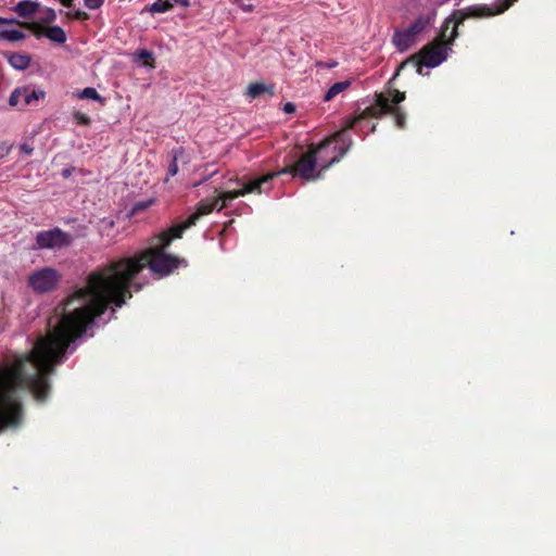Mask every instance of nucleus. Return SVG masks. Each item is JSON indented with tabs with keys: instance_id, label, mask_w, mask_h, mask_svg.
I'll use <instances>...</instances> for the list:
<instances>
[{
	"instance_id": "obj_42",
	"label": "nucleus",
	"mask_w": 556,
	"mask_h": 556,
	"mask_svg": "<svg viewBox=\"0 0 556 556\" xmlns=\"http://www.w3.org/2000/svg\"><path fill=\"white\" fill-rule=\"evenodd\" d=\"M63 176L64 177H68L70 176V170L68 169H64L63 170Z\"/></svg>"
},
{
	"instance_id": "obj_7",
	"label": "nucleus",
	"mask_w": 556,
	"mask_h": 556,
	"mask_svg": "<svg viewBox=\"0 0 556 556\" xmlns=\"http://www.w3.org/2000/svg\"><path fill=\"white\" fill-rule=\"evenodd\" d=\"M390 91L388 94L375 93V103L366 108L361 114L348 119V128H355L362 121L372 117L380 118L390 111Z\"/></svg>"
},
{
	"instance_id": "obj_26",
	"label": "nucleus",
	"mask_w": 556,
	"mask_h": 556,
	"mask_svg": "<svg viewBox=\"0 0 556 556\" xmlns=\"http://www.w3.org/2000/svg\"><path fill=\"white\" fill-rule=\"evenodd\" d=\"M22 27L30 30L37 38H40L45 35L46 28H43L39 23L37 22H24L22 23Z\"/></svg>"
},
{
	"instance_id": "obj_3",
	"label": "nucleus",
	"mask_w": 556,
	"mask_h": 556,
	"mask_svg": "<svg viewBox=\"0 0 556 556\" xmlns=\"http://www.w3.org/2000/svg\"><path fill=\"white\" fill-rule=\"evenodd\" d=\"M482 4H473L464 9L454 10L443 22L441 30L435 39L422 47V49L405 61L396 68L391 83L400 72L408 64L416 66L417 73H422V67H435L446 60L448 51L455 39L459 36L458 28L468 18H486L488 13Z\"/></svg>"
},
{
	"instance_id": "obj_31",
	"label": "nucleus",
	"mask_w": 556,
	"mask_h": 556,
	"mask_svg": "<svg viewBox=\"0 0 556 556\" xmlns=\"http://www.w3.org/2000/svg\"><path fill=\"white\" fill-rule=\"evenodd\" d=\"M66 15H67L68 18L77 20V21H87L90 17L87 12H84V11H80V10H77V11L72 12V13L68 12Z\"/></svg>"
},
{
	"instance_id": "obj_38",
	"label": "nucleus",
	"mask_w": 556,
	"mask_h": 556,
	"mask_svg": "<svg viewBox=\"0 0 556 556\" xmlns=\"http://www.w3.org/2000/svg\"><path fill=\"white\" fill-rule=\"evenodd\" d=\"M333 146L331 144L328 149H326L324 152H323V156L326 159V160H330L337 152H333L332 150Z\"/></svg>"
},
{
	"instance_id": "obj_1",
	"label": "nucleus",
	"mask_w": 556,
	"mask_h": 556,
	"mask_svg": "<svg viewBox=\"0 0 556 556\" xmlns=\"http://www.w3.org/2000/svg\"><path fill=\"white\" fill-rule=\"evenodd\" d=\"M167 247H150L132 257H123L98 267L86 279V286L77 288L64 302L62 316L46 337H40L35 346L37 364L43 372L55 371L63 363L72 343L80 338L97 317L109 306L122 307L132 296L134 279L144 267L161 277L168 276L187 263L184 258L165 252Z\"/></svg>"
},
{
	"instance_id": "obj_10",
	"label": "nucleus",
	"mask_w": 556,
	"mask_h": 556,
	"mask_svg": "<svg viewBox=\"0 0 556 556\" xmlns=\"http://www.w3.org/2000/svg\"><path fill=\"white\" fill-rule=\"evenodd\" d=\"M390 111H388V114L393 115L395 125L399 128H404L406 125V114L397 104L405 100V92L392 89L390 90Z\"/></svg>"
},
{
	"instance_id": "obj_17",
	"label": "nucleus",
	"mask_w": 556,
	"mask_h": 556,
	"mask_svg": "<svg viewBox=\"0 0 556 556\" xmlns=\"http://www.w3.org/2000/svg\"><path fill=\"white\" fill-rule=\"evenodd\" d=\"M30 56L22 53H10L8 54L9 64L20 71L26 70L30 65Z\"/></svg>"
},
{
	"instance_id": "obj_27",
	"label": "nucleus",
	"mask_w": 556,
	"mask_h": 556,
	"mask_svg": "<svg viewBox=\"0 0 556 556\" xmlns=\"http://www.w3.org/2000/svg\"><path fill=\"white\" fill-rule=\"evenodd\" d=\"M182 153H184V150L181 148L179 150L173 151L172 160L168 165V175L169 176H175L178 173L177 160H178L179 154H182Z\"/></svg>"
},
{
	"instance_id": "obj_15",
	"label": "nucleus",
	"mask_w": 556,
	"mask_h": 556,
	"mask_svg": "<svg viewBox=\"0 0 556 556\" xmlns=\"http://www.w3.org/2000/svg\"><path fill=\"white\" fill-rule=\"evenodd\" d=\"M39 3L30 0L20 1L13 9L20 17L30 18L38 11Z\"/></svg>"
},
{
	"instance_id": "obj_18",
	"label": "nucleus",
	"mask_w": 556,
	"mask_h": 556,
	"mask_svg": "<svg viewBox=\"0 0 556 556\" xmlns=\"http://www.w3.org/2000/svg\"><path fill=\"white\" fill-rule=\"evenodd\" d=\"M351 86L350 80L334 83L324 96V101L329 102L334 99L339 93L345 91Z\"/></svg>"
},
{
	"instance_id": "obj_2",
	"label": "nucleus",
	"mask_w": 556,
	"mask_h": 556,
	"mask_svg": "<svg viewBox=\"0 0 556 556\" xmlns=\"http://www.w3.org/2000/svg\"><path fill=\"white\" fill-rule=\"evenodd\" d=\"M52 372H43L37 364L35 346L26 356L0 370V431L9 426L21 424L23 405L17 397V389L26 387L37 402L47 401Z\"/></svg>"
},
{
	"instance_id": "obj_12",
	"label": "nucleus",
	"mask_w": 556,
	"mask_h": 556,
	"mask_svg": "<svg viewBox=\"0 0 556 556\" xmlns=\"http://www.w3.org/2000/svg\"><path fill=\"white\" fill-rule=\"evenodd\" d=\"M417 41L415 36L407 27L395 29L392 36V43L400 52L407 51Z\"/></svg>"
},
{
	"instance_id": "obj_23",
	"label": "nucleus",
	"mask_w": 556,
	"mask_h": 556,
	"mask_svg": "<svg viewBox=\"0 0 556 556\" xmlns=\"http://www.w3.org/2000/svg\"><path fill=\"white\" fill-rule=\"evenodd\" d=\"M26 35L18 29L0 30V40H7L11 42L21 41Z\"/></svg>"
},
{
	"instance_id": "obj_29",
	"label": "nucleus",
	"mask_w": 556,
	"mask_h": 556,
	"mask_svg": "<svg viewBox=\"0 0 556 556\" xmlns=\"http://www.w3.org/2000/svg\"><path fill=\"white\" fill-rule=\"evenodd\" d=\"M73 118L78 125L89 126L91 124V118L80 111H74Z\"/></svg>"
},
{
	"instance_id": "obj_25",
	"label": "nucleus",
	"mask_w": 556,
	"mask_h": 556,
	"mask_svg": "<svg viewBox=\"0 0 556 556\" xmlns=\"http://www.w3.org/2000/svg\"><path fill=\"white\" fill-rule=\"evenodd\" d=\"M138 60L146 66L155 67L154 55L151 51L142 49L137 53Z\"/></svg>"
},
{
	"instance_id": "obj_8",
	"label": "nucleus",
	"mask_w": 556,
	"mask_h": 556,
	"mask_svg": "<svg viewBox=\"0 0 556 556\" xmlns=\"http://www.w3.org/2000/svg\"><path fill=\"white\" fill-rule=\"evenodd\" d=\"M351 128H348V123L345 126L333 134L331 137L327 138L326 140H330V146L333 142H340V146H333L332 150L333 152H337L329 161H327L326 164L321 165V169H328L330 166H332L334 163H338L345 153L350 150V148L353 144V140L351 136L348 134V131Z\"/></svg>"
},
{
	"instance_id": "obj_22",
	"label": "nucleus",
	"mask_w": 556,
	"mask_h": 556,
	"mask_svg": "<svg viewBox=\"0 0 556 556\" xmlns=\"http://www.w3.org/2000/svg\"><path fill=\"white\" fill-rule=\"evenodd\" d=\"M23 89V104L24 106L30 105L34 101H38L45 97V92L42 90L29 89L27 87Z\"/></svg>"
},
{
	"instance_id": "obj_16",
	"label": "nucleus",
	"mask_w": 556,
	"mask_h": 556,
	"mask_svg": "<svg viewBox=\"0 0 556 556\" xmlns=\"http://www.w3.org/2000/svg\"><path fill=\"white\" fill-rule=\"evenodd\" d=\"M263 93H268L269 96H274L275 91L273 87H269L263 83H253L250 84L247 88L245 94L252 99H256L261 97Z\"/></svg>"
},
{
	"instance_id": "obj_44",
	"label": "nucleus",
	"mask_w": 556,
	"mask_h": 556,
	"mask_svg": "<svg viewBox=\"0 0 556 556\" xmlns=\"http://www.w3.org/2000/svg\"><path fill=\"white\" fill-rule=\"evenodd\" d=\"M376 125H372L370 131H375Z\"/></svg>"
},
{
	"instance_id": "obj_36",
	"label": "nucleus",
	"mask_w": 556,
	"mask_h": 556,
	"mask_svg": "<svg viewBox=\"0 0 556 556\" xmlns=\"http://www.w3.org/2000/svg\"><path fill=\"white\" fill-rule=\"evenodd\" d=\"M170 3H172V9L174 8L175 4H178L182 8H188L190 5L189 0H170Z\"/></svg>"
},
{
	"instance_id": "obj_41",
	"label": "nucleus",
	"mask_w": 556,
	"mask_h": 556,
	"mask_svg": "<svg viewBox=\"0 0 556 556\" xmlns=\"http://www.w3.org/2000/svg\"><path fill=\"white\" fill-rule=\"evenodd\" d=\"M21 150L25 153V154H31L33 152V148L28 147L27 144H23L21 147Z\"/></svg>"
},
{
	"instance_id": "obj_39",
	"label": "nucleus",
	"mask_w": 556,
	"mask_h": 556,
	"mask_svg": "<svg viewBox=\"0 0 556 556\" xmlns=\"http://www.w3.org/2000/svg\"><path fill=\"white\" fill-rule=\"evenodd\" d=\"M283 111L286 113H293V112H295V105L291 102H288L285 104Z\"/></svg>"
},
{
	"instance_id": "obj_9",
	"label": "nucleus",
	"mask_w": 556,
	"mask_h": 556,
	"mask_svg": "<svg viewBox=\"0 0 556 556\" xmlns=\"http://www.w3.org/2000/svg\"><path fill=\"white\" fill-rule=\"evenodd\" d=\"M422 5V11L418 14L415 21L407 27L415 36L418 37L424 30L432 25L438 11L431 8L426 2H419Z\"/></svg>"
},
{
	"instance_id": "obj_4",
	"label": "nucleus",
	"mask_w": 556,
	"mask_h": 556,
	"mask_svg": "<svg viewBox=\"0 0 556 556\" xmlns=\"http://www.w3.org/2000/svg\"><path fill=\"white\" fill-rule=\"evenodd\" d=\"M330 147V140H324L319 144H311L308 150L302 154L298 161L283 166L278 170L279 176L291 174L292 177H299L304 181H314L323 178L321 165L328 160L323 156V152Z\"/></svg>"
},
{
	"instance_id": "obj_6",
	"label": "nucleus",
	"mask_w": 556,
	"mask_h": 556,
	"mask_svg": "<svg viewBox=\"0 0 556 556\" xmlns=\"http://www.w3.org/2000/svg\"><path fill=\"white\" fill-rule=\"evenodd\" d=\"M73 242V237L68 232L63 231L59 227L50 230H42L36 235V250H61L70 247Z\"/></svg>"
},
{
	"instance_id": "obj_35",
	"label": "nucleus",
	"mask_w": 556,
	"mask_h": 556,
	"mask_svg": "<svg viewBox=\"0 0 556 556\" xmlns=\"http://www.w3.org/2000/svg\"><path fill=\"white\" fill-rule=\"evenodd\" d=\"M316 66L317 67H323V68H333V67H337L338 66V62L337 61H331V62H317L316 63Z\"/></svg>"
},
{
	"instance_id": "obj_30",
	"label": "nucleus",
	"mask_w": 556,
	"mask_h": 556,
	"mask_svg": "<svg viewBox=\"0 0 556 556\" xmlns=\"http://www.w3.org/2000/svg\"><path fill=\"white\" fill-rule=\"evenodd\" d=\"M153 203H154L153 199H150V200H147V201L137 202L132 206L131 213L132 214L140 213V212L147 210L148 207H150Z\"/></svg>"
},
{
	"instance_id": "obj_43",
	"label": "nucleus",
	"mask_w": 556,
	"mask_h": 556,
	"mask_svg": "<svg viewBox=\"0 0 556 556\" xmlns=\"http://www.w3.org/2000/svg\"><path fill=\"white\" fill-rule=\"evenodd\" d=\"M244 9L248 10V11H251L252 7L251 5H247V8H244Z\"/></svg>"
},
{
	"instance_id": "obj_33",
	"label": "nucleus",
	"mask_w": 556,
	"mask_h": 556,
	"mask_svg": "<svg viewBox=\"0 0 556 556\" xmlns=\"http://www.w3.org/2000/svg\"><path fill=\"white\" fill-rule=\"evenodd\" d=\"M104 3V0H84L85 7L89 10H97L101 8Z\"/></svg>"
},
{
	"instance_id": "obj_20",
	"label": "nucleus",
	"mask_w": 556,
	"mask_h": 556,
	"mask_svg": "<svg viewBox=\"0 0 556 556\" xmlns=\"http://www.w3.org/2000/svg\"><path fill=\"white\" fill-rule=\"evenodd\" d=\"M45 36L56 43H64L66 41V34L64 29L60 26H50L46 28Z\"/></svg>"
},
{
	"instance_id": "obj_28",
	"label": "nucleus",
	"mask_w": 556,
	"mask_h": 556,
	"mask_svg": "<svg viewBox=\"0 0 556 556\" xmlns=\"http://www.w3.org/2000/svg\"><path fill=\"white\" fill-rule=\"evenodd\" d=\"M22 102H23V89L22 88H16L10 94L9 104L11 106H16V105H18Z\"/></svg>"
},
{
	"instance_id": "obj_34",
	"label": "nucleus",
	"mask_w": 556,
	"mask_h": 556,
	"mask_svg": "<svg viewBox=\"0 0 556 556\" xmlns=\"http://www.w3.org/2000/svg\"><path fill=\"white\" fill-rule=\"evenodd\" d=\"M450 0H419V2H426L428 3L431 8H433L435 11H438V9L443 5L444 3L448 2Z\"/></svg>"
},
{
	"instance_id": "obj_11",
	"label": "nucleus",
	"mask_w": 556,
	"mask_h": 556,
	"mask_svg": "<svg viewBox=\"0 0 556 556\" xmlns=\"http://www.w3.org/2000/svg\"><path fill=\"white\" fill-rule=\"evenodd\" d=\"M192 226H194V224H191L190 218L188 217L185 222L174 225L167 230L162 231L155 238L159 243H163V245L168 247L174 239H180L184 232Z\"/></svg>"
},
{
	"instance_id": "obj_40",
	"label": "nucleus",
	"mask_w": 556,
	"mask_h": 556,
	"mask_svg": "<svg viewBox=\"0 0 556 556\" xmlns=\"http://www.w3.org/2000/svg\"><path fill=\"white\" fill-rule=\"evenodd\" d=\"M64 7L72 8L75 0H59Z\"/></svg>"
},
{
	"instance_id": "obj_24",
	"label": "nucleus",
	"mask_w": 556,
	"mask_h": 556,
	"mask_svg": "<svg viewBox=\"0 0 556 556\" xmlns=\"http://www.w3.org/2000/svg\"><path fill=\"white\" fill-rule=\"evenodd\" d=\"M149 12L151 13H165L172 10L170 0H156L149 7Z\"/></svg>"
},
{
	"instance_id": "obj_21",
	"label": "nucleus",
	"mask_w": 556,
	"mask_h": 556,
	"mask_svg": "<svg viewBox=\"0 0 556 556\" xmlns=\"http://www.w3.org/2000/svg\"><path fill=\"white\" fill-rule=\"evenodd\" d=\"M76 97L78 99L93 100L101 104H104L105 102V99L93 87H86L81 91L77 92Z\"/></svg>"
},
{
	"instance_id": "obj_5",
	"label": "nucleus",
	"mask_w": 556,
	"mask_h": 556,
	"mask_svg": "<svg viewBox=\"0 0 556 556\" xmlns=\"http://www.w3.org/2000/svg\"><path fill=\"white\" fill-rule=\"evenodd\" d=\"M62 280V274L52 267H42L28 276V287L37 294L54 291Z\"/></svg>"
},
{
	"instance_id": "obj_19",
	"label": "nucleus",
	"mask_w": 556,
	"mask_h": 556,
	"mask_svg": "<svg viewBox=\"0 0 556 556\" xmlns=\"http://www.w3.org/2000/svg\"><path fill=\"white\" fill-rule=\"evenodd\" d=\"M239 197H243V192L241 191V189L219 193L215 198V200L218 204V211H222L223 208H225L229 201H232Z\"/></svg>"
},
{
	"instance_id": "obj_37",
	"label": "nucleus",
	"mask_w": 556,
	"mask_h": 556,
	"mask_svg": "<svg viewBox=\"0 0 556 556\" xmlns=\"http://www.w3.org/2000/svg\"><path fill=\"white\" fill-rule=\"evenodd\" d=\"M22 23L23 22H20V21L15 20V18L0 17V24H16V25L22 26Z\"/></svg>"
},
{
	"instance_id": "obj_14",
	"label": "nucleus",
	"mask_w": 556,
	"mask_h": 556,
	"mask_svg": "<svg viewBox=\"0 0 556 556\" xmlns=\"http://www.w3.org/2000/svg\"><path fill=\"white\" fill-rule=\"evenodd\" d=\"M214 210L218 211V204L215 198L213 200H201L197 204L195 212L189 216L190 223L195 225L202 216L212 213Z\"/></svg>"
},
{
	"instance_id": "obj_32",
	"label": "nucleus",
	"mask_w": 556,
	"mask_h": 556,
	"mask_svg": "<svg viewBox=\"0 0 556 556\" xmlns=\"http://www.w3.org/2000/svg\"><path fill=\"white\" fill-rule=\"evenodd\" d=\"M56 13L53 9H47L45 12V16L41 18L42 23L51 24L55 21Z\"/></svg>"
},
{
	"instance_id": "obj_13",
	"label": "nucleus",
	"mask_w": 556,
	"mask_h": 556,
	"mask_svg": "<svg viewBox=\"0 0 556 556\" xmlns=\"http://www.w3.org/2000/svg\"><path fill=\"white\" fill-rule=\"evenodd\" d=\"M278 172H271L267 173L258 178L252 179L243 185L241 188V191L243 192V195L248 193H262V186L265 184H268L270 180H273L275 177H278Z\"/></svg>"
}]
</instances>
